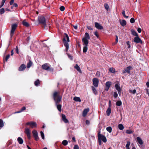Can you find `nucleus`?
<instances>
[{
	"instance_id": "43",
	"label": "nucleus",
	"mask_w": 149,
	"mask_h": 149,
	"mask_svg": "<svg viewBox=\"0 0 149 149\" xmlns=\"http://www.w3.org/2000/svg\"><path fill=\"white\" fill-rule=\"evenodd\" d=\"M10 57V54H8L7 55L6 57V58H5V60H4V62L5 61H6V62H7V61H8V59Z\"/></svg>"
},
{
	"instance_id": "33",
	"label": "nucleus",
	"mask_w": 149,
	"mask_h": 149,
	"mask_svg": "<svg viewBox=\"0 0 149 149\" xmlns=\"http://www.w3.org/2000/svg\"><path fill=\"white\" fill-rule=\"evenodd\" d=\"M130 145V142L129 141H127V143L126 145V148H127V149H130L129 147Z\"/></svg>"
},
{
	"instance_id": "54",
	"label": "nucleus",
	"mask_w": 149,
	"mask_h": 149,
	"mask_svg": "<svg viewBox=\"0 0 149 149\" xmlns=\"http://www.w3.org/2000/svg\"><path fill=\"white\" fill-rule=\"evenodd\" d=\"M127 44L128 45L127 48H130V42L129 41H127L126 42Z\"/></svg>"
},
{
	"instance_id": "12",
	"label": "nucleus",
	"mask_w": 149,
	"mask_h": 149,
	"mask_svg": "<svg viewBox=\"0 0 149 149\" xmlns=\"http://www.w3.org/2000/svg\"><path fill=\"white\" fill-rule=\"evenodd\" d=\"M132 68V67L130 66H129L127 67L126 68H125L124 69V70L123 71V73H127L128 74L130 73V70Z\"/></svg>"
},
{
	"instance_id": "20",
	"label": "nucleus",
	"mask_w": 149,
	"mask_h": 149,
	"mask_svg": "<svg viewBox=\"0 0 149 149\" xmlns=\"http://www.w3.org/2000/svg\"><path fill=\"white\" fill-rule=\"evenodd\" d=\"M111 112V108L110 107H109L106 111V113L108 116H109Z\"/></svg>"
},
{
	"instance_id": "42",
	"label": "nucleus",
	"mask_w": 149,
	"mask_h": 149,
	"mask_svg": "<svg viewBox=\"0 0 149 149\" xmlns=\"http://www.w3.org/2000/svg\"><path fill=\"white\" fill-rule=\"evenodd\" d=\"M6 1V0H2V1L1 3V4L0 5V8H1L3 6Z\"/></svg>"
},
{
	"instance_id": "16",
	"label": "nucleus",
	"mask_w": 149,
	"mask_h": 149,
	"mask_svg": "<svg viewBox=\"0 0 149 149\" xmlns=\"http://www.w3.org/2000/svg\"><path fill=\"white\" fill-rule=\"evenodd\" d=\"M62 118L63 120L65 123L69 122L68 120L66 118L65 116L63 114H62Z\"/></svg>"
},
{
	"instance_id": "6",
	"label": "nucleus",
	"mask_w": 149,
	"mask_h": 149,
	"mask_svg": "<svg viewBox=\"0 0 149 149\" xmlns=\"http://www.w3.org/2000/svg\"><path fill=\"white\" fill-rule=\"evenodd\" d=\"M17 26V24H13L12 25L10 33V35L11 37H12L15 31V30Z\"/></svg>"
},
{
	"instance_id": "15",
	"label": "nucleus",
	"mask_w": 149,
	"mask_h": 149,
	"mask_svg": "<svg viewBox=\"0 0 149 149\" xmlns=\"http://www.w3.org/2000/svg\"><path fill=\"white\" fill-rule=\"evenodd\" d=\"M22 25L26 27H28L30 26L29 24L26 21V20H24L22 21Z\"/></svg>"
},
{
	"instance_id": "50",
	"label": "nucleus",
	"mask_w": 149,
	"mask_h": 149,
	"mask_svg": "<svg viewBox=\"0 0 149 149\" xmlns=\"http://www.w3.org/2000/svg\"><path fill=\"white\" fill-rule=\"evenodd\" d=\"M130 22L131 23H133L135 22V20L133 18H132L130 19Z\"/></svg>"
},
{
	"instance_id": "2",
	"label": "nucleus",
	"mask_w": 149,
	"mask_h": 149,
	"mask_svg": "<svg viewBox=\"0 0 149 149\" xmlns=\"http://www.w3.org/2000/svg\"><path fill=\"white\" fill-rule=\"evenodd\" d=\"M38 21L39 24L42 25V27L44 29H48V26L46 24V19L43 16H41L38 17Z\"/></svg>"
},
{
	"instance_id": "9",
	"label": "nucleus",
	"mask_w": 149,
	"mask_h": 149,
	"mask_svg": "<svg viewBox=\"0 0 149 149\" xmlns=\"http://www.w3.org/2000/svg\"><path fill=\"white\" fill-rule=\"evenodd\" d=\"M93 84L95 87H98L99 83V80L98 79L95 78L93 79Z\"/></svg>"
},
{
	"instance_id": "28",
	"label": "nucleus",
	"mask_w": 149,
	"mask_h": 149,
	"mask_svg": "<svg viewBox=\"0 0 149 149\" xmlns=\"http://www.w3.org/2000/svg\"><path fill=\"white\" fill-rule=\"evenodd\" d=\"M93 93L95 95L97 94V92L96 89L93 86H91Z\"/></svg>"
},
{
	"instance_id": "19",
	"label": "nucleus",
	"mask_w": 149,
	"mask_h": 149,
	"mask_svg": "<svg viewBox=\"0 0 149 149\" xmlns=\"http://www.w3.org/2000/svg\"><path fill=\"white\" fill-rule=\"evenodd\" d=\"M136 141L140 145H142L143 144V141L139 137H138L136 138Z\"/></svg>"
},
{
	"instance_id": "64",
	"label": "nucleus",
	"mask_w": 149,
	"mask_h": 149,
	"mask_svg": "<svg viewBox=\"0 0 149 149\" xmlns=\"http://www.w3.org/2000/svg\"><path fill=\"white\" fill-rule=\"evenodd\" d=\"M121 91H122V90L118 91V94H119V95H121Z\"/></svg>"
},
{
	"instance_id": "3",
	"label": "nucleus",
	"mask_w": 149,
	"mask_h": 149,
	"mask_svg": "<svg viewBox=\"0 0 149 149\" xmlns=\"http://www.w3.org/2000/svg\"><path fill=\"white\" fill-rule=\"evenodd\" d=\"M65 36L63 39V42L64 46L66 48V51H67L69 49V44L68 42H70V40L68 35L65 33Z\"/></svg>"
},
{
	"instance_id": "8",
	"label": "nucleus",
	"mask_w": 149,
	"mask_h": 149,
	"mask_svg": "<svg viewBox=\"0 0 149 149\" xmlns=\"http://www.w3.org/2000/svg\"><path fill=\"white\" fill-rule=\"evenodd\" d=\"M32 133L33 136L35 138V140L36 141H38L39 139V137L37 131L35 130H33L32 131Z\"/></svg>"
},
{
	"instance_id": "30",
	"label": "nucleus",
	"mask_w": 149,
	"mask_h": 149,
	"mask_svg": "<svg viewBox=\"0 0 149 149\" xmlns=\"http://www.w3.org/2000/svg\"><path fill=\"white\" fill-rule=\"evenodd\" d=\"M115 87L117 91L122 90L120 88V86L118 84H115Z\"/></svg>"
},
{
	"instance_id": "32",
	"label": "nucleus",
	"mask_w": 149,
	"mask_h": 149,
	"mask_svg": "<svg viewBox=\"0 0 149 149\" xmlns=\"http://www.w3.org/2000/svg\"><path fill=\"white\" fill-rule=\"evenodd\" d=\"M85 37L84 38H86L88 39H89L90 38L89 34L88 33H86L85 34Z\"/></svg>"
},
{
	"instance_id": "10",
	"label": "nucleus",
	"mask_w": 149,
	"mask_h": 149,
	"mask_svg": "<svg viewBox=\"0 0 149 149\" xmlns=\"http://www.w3.org/2000/svg\"><path fill=\"white\" fill-rule=\"evenodd\" d=\"M25 133L26 134L27 138L29 139H31V136L30 135V131L29 129L28 128L25 129Z\"/></svg>"
},
{
	"instance_id": "63",
	"label": "nucleus",
	"mask_w": 149,
	"mask_h": 149,
	"mask_svg": "<svg viewBox=\"0 0 149 149\" xmlns=\"http://www.w3.org/2000/svg\"><path fill=\"white\" fill-rule=\"evenodd\" d=\"M14 0H11L10 2V5H12L13 3L14 2Z\"/></svg>"
},
{
	"instance_id": "56",
	"label": "nucleus",
	"mask_w": 149,
	"mask_h": 149,
	"mask_svg": "<svg viewBox=\"0 0 149 149\" xmlns=\"http://www.w3.org/2000/svg\"><path fill=\"white\" fill-rule=\"evenodd\" d=\"M90 123V121L88 120H86V123L87 125H89Z\"/></svg>"
},
{
	"instance_id": "37",
	"label": "nucleus",
	"mask_w": 149,
	"mask_h": 149,
	"mask_svg": "<svg viewBox=\"0 0 149 149\" xmlns=\"http://www.w3.org/2000/svg\"><path fill=\"white\" fill-rule=\"evenodd\" d=\"M4 125L3 121L1 119H0V127H2Z\"/></svg>"
},
{
	"instance_id": "60",
	"label": "nucleus",
	"mask_w": 149,
	"mask_h": 149,
	"mask_svg": "<svg viewBox=\"0 0 149 149\" xmlns=\"http://www.w3.org/2000/svg\"><path fill=\"white\" fill-rule=\"evenodd\" d=\"M122 14L124 17L125 16V11L124 10H123L122 12Z\"/></svg>"
},
{
	"instance_id": "26",
	"label": "nucleus",
	"mask_w": 149,
	"mask_h": 149,
	"mask_svg": "<svg viewBox=\"0 0 149 149\" xmlns=\"http://www.w3.org/2000/svg\"><path fill=\"white\" fill-rule=\"evenodd\" d=\"M118 127L120 130H123L124 128L123 125L121 124H120L118 125Z\"/></svg>"
},
{
	"instance_id": "34",
	"label": "nucleus",
	"mask_w": 149,
	"mask_h": 149,
	"mask_svg": "<svg viewBox=\"0 0 149 149\" xmlns=\"http://www.w3.org/2000/svg\"><path fill=\"white\" fill-rule=\"evenodd\" d=\"M106 130L109 132L111 133L112 132V128L111 127L109 126L107 127Z\"/></svg>"
},
{
	"instance_id": "45",
	"label": "nucleus",
	"mask_w": 149,
	"mask_h": 149,
	"mask_svg": "<svg viewBox=\"0 0 149 149\" xmlns=\"http://www.w3.org/2000/svg\"><path fill=\"white\" fill-rule=\"evenodd\" d=\"M23 143V140L21 137H19V144H22Z\"/></svg>"
},
{
	"instance_id": "47",
	"label": "nucleus",
	"mask_w": 149,
	"mask_h": 149,
	"mask_svg": "<svg viewBox=\"0 0 149 149\" xmlns=\"http://www.w3.org/2000/svg\"><path fill=\"white\" fill-rule=\"evenodd\" d=\"M26 109V108L25 107H23L21 109V110L19 111V113L21 112L24 111Z\"/></svg>"
},
{
	"instance_id": "49",
	"label": "nucleus",
	"mask_w": 149,
	"mask_h": 149,
	"mask_svg": "<svg viewBox=\"0 0 149 149\" xmlns=\"http://www.w3.org/2000/svg\"><path fill=\"white\" fill-rule=\"evenodd\" d=\"M59 9L61 11H63L65 9V8L64 6H61L60 7Z\"/></svg>"
},
{
	"instance_id": "29",
	"label": "nucleus",
	"mask_w": 149,
	"mask_h": 149,
	"mask_svg": "<svg viewBox=\"0 0 149 149\" xmlns=\"http://www.w3.org/2000/svg\"><path fill=\"white\" fill-rule=\"evenodd\" d=\"M111 84V81H108L106 82L105 85L106 87H107L108 88H110Z\"/></svg>"
},
{
	"instance_id": "23",
	"label": "nucleus",
	"mask_w": 149,
	"mask_h": 149,
	"mask_svg": "<svg viewBox=\"0 0 149 149\" xmlns=\"http://www.w3.org/2000/svg\"><path fill=\"white\" fill-rule=\"evenodd\" d=\"M40 81L39 79H37L34 82V84L35 86H37L40 84Z\"/></svg>"
},
{
	"instance_id": "13",
	"label": "nucleus",
	"mask_w": 149,
	"mask_h": 149,
	"mask_svg": "<svg viewBox=\"0 0 149 149\" xmlns=\"http://www.w3.org/2000/svg\"><path fill=\"white\" fill-rule=\"evenodd\" d=\"M95 27L96 28L100 30L103 29V26L100 25L99 23L97 22H95Z\"/></svg>"
},
{
	"instance_id": "62",
	"label": "nucleus",
	"mask_w": 149,
	"mask_h": 149,
	"mask_svg": "<svg viewBox=\"0 0 149 149\" xmlns=\"http://www.w3.org/2000/svg\"><path fill=\"white\" fill-rule=\"evenodd\" d=\"M15 49L16 52L17 54L19 53V51H18V49L17 46L16 47V49L15 48Z\"/></svg>"
},
{
	"instance_id": "18",
	"label": "nucleus",
	"mask_w": 149,
	"mask_h": 149,
	"mask_svg": "<svg viewBox=\"0 0 149 149\" xmlns=\"http://www.w3.org/2000/svg\"><path fill=\"white\" fill-rule=\"evenodd\" d=\"M26 68L25 65L24 64H22L19 67V71H23Z\"/></svg>"
},
{
	"instance_id": "4",
	"label": "nucleus",
	"mask_w": 149,
	"mask_h": 149,
	"mask_svg": "<svg viewBox=\"0 0 149 149\" xmlns=\"http://www.w3.org/2000/svg\"><path fill=\"white\" fill-rule=\"evenodd\" d=\"M100 133V131L98 133V140H102L104 142H106L107 141V140L105 136L101 134Z\"/></svg>"
},
{
	"instance_id": "48",
	"label": "nucleus",
	"mask_w": 149,
	"mask_h": 149,
	"mask_svg": "<svg viewBox=\"0 0 149 149\" xmlns=\"http://www.w3.org/2000/svg\"><path fill=\"white\" fill-rule=\"evenodd\" d=\"M118 41V38L117 35L116 36V41L113 45H115L117 43Z\"/></svg>"
},
{
	"instance_id": "57",
	"label": "nucleus",
	"mask_w": 149,
	"mask_h": 149,
	"mask_svg": "<svg viewBox=\"0 0 149 149\" xmlns=\"http://www.w3.org/2000/svg\"><path fill=\"white\" fill-rule=\"evenodd\" d=\"M87 28L88 30H93V28H92L91 26H87Z\"/></svg>"
},
{
	"instance_id": "46",
	"label": "nucleus",
	"mask_w": 149,
	"mask_h": 149,
	"mask_svg": "<svg viewBox=\"0 0 149 149\" xmlns=\"http://www.w3.org/2000/svg\"><path fill=\"white\" fill-rule=\"evenodd\" d=\"M40 134L42 139H45V136L44 133L42 131L40 132Z\"/></svg>"
},
{
	"instance_id": "59",
	"label": "nucleus",
	"mask_w": 149,
	"mask_h": 149,
	"mask_svg": "<svg viewBox=\"0 0 149 149\" xmlns=\"http://www.w3.org/2000/svg\"><path fill=\"white\" fill-rule=\"evenodd\" d=\"M68 57L71 60H73V57L72 56L70 55L69 54H68Z\"/></svg>"
},
{
	"instance_id": "55",
	"label": "nucleus",
	"mask_w": 149,
	"mask_h": 149,
	"mask_svg": "<svg viewBox=\"0 0 149 149\" xmlns=\"http://www.w3.org/2000/svg\"><path fill=\"white\" fill-rule=\"evenodd\" d=\"M73 149H79V148L78 146L77 145H75Z\"/></svg>"
},
{
	"instance_id": "41",
	"label": "nucleus",
	"mask_w": 149,
	"mask_h": 149,
	"mask_svg": "<svg viewBox=\"0 0 149 149\" xmlns=\"http://www.w3.org/2000/svg\"><path fill=\"white\" fill-rule=\"evenodd\" d=\"M126 133L128 134H131L133 132L131 130H127L126 132Z\"/></svg>"
},
{
	"instance_id": "5",
	"label": "nucleus",
	"mask_w": 149,
	"mask_h": 149,
	"mask_svg": "<svg viewBox=\"0 0 149 149\" xmlns=\"http://www.w3.org/2000/svg\"><path fill=\"white\" fill-rule=\"evenodd\" d=\"M42 68L45 70H48L51 72H53L54 69L52 68H50L48 65L47 63H45L42 66Z\"/></svg>"
},
{
	"instance_id": "40",
	"label": "nucleus",
	"mask_w": 149,
	"mask_h": 149,
	"mask_svg": "<svg viewBox=\"0 0 149 149\" xmlns=\"http://www.w3.org/2000/svg\"><path fill=\"white\" fill-rule=\"evenodd\" d=\"M130 93H132L133 94H135L136 92V90L135 89H134L133 91L132 90H130L129 91Z\"/></svg>"
},
{
	"instance_id": "31",
	"label": "nucleus",
	"mask_w": 149,
	"mask_h": 149,
	"mask_svg": "<svg viewBox=\"0 0 149 149\" xmlns=\"http://www.w3.org/2000/svg\"><path fill=\"white\" fill-rule=\"evenodd\" d=\"M122 104V102L120 100L117 101L116 103V105L117 106H120Z\"/></svg>"
},
{
	"instance_id": "39",
	"label": "nucleus",
	"mask_w": 149,
	"mask_h": 149,
	"mask_svg": "<svg viewBox=\"0 0 149 149\" xmlns=\"http://www.w3.org/2000/svg\"><path fill=\"white\" fill-rule=\"evenodd\" d=\"M5 12V10L4 8H2L0 9V14L2 15Z\"/></svg>"
},
{
	"instance_id": "38",
	"label": "nucleus",
	"mask_w": 149,
	"mask_h": 149,
	"mask_svg": "<svg viewBox=\"0 0 149 149\" xmlns=\"http://www.w3.org/2000/svg\"><path fill=\"white\" fill-rule=\"evenodd\" d=\"M62 144L65 146H66L68 143V141L66 140H64L62 142Z\"/></svg>"
},
{
	"instance_id": "36",
	"label": "nucleus",
	"mask_w": 149,
	"mask_h": 149,
	"mask_svg": "<svg viewBox=\"0 0 149 149\" xmlns=\"http://www.w3.org/2000/svg\"><path fill=\"white\" fill-rule=\"evenodd\" d=\"M109 71L112 73H114L115 72V69L113 68H111L109 69Z\"/></svg>"
},
{
	"instance_id": "51",
	"label": "nucleus",
	"mask_w": 149,
	"mask_h": 149,
	"mask_svg": "<svg viewBox=\"0 0 149 149\" xmlns=\"http://www.w3.org/2000/svg\"><path fill=\"white\" fill-rule=\"evenodd\" d=\"M113 97L114 98H116L118 96V94L117 92H114L113 93Z\"/></svg>"
},
{
	"instance_id": "53",
	"label": "nucleus",
	"mask_w": 149,
	"mask_h": 149,
	"mask_svg": "<svg viewBox=\"0 0 149 149\" xmlns=\"http://www.w3.org/2000/svg\"><path fill=\"white\" fill-rule=\"evenodd\" d=\"M94 35L97 37V38L99 37V35L98 34V32L97 31H96L94 32Z\"/></svg>"
},
{
	"instance_id": "52",
	"label": "nucleus",
	"mask_w": 149,
	"mask_h": 149,
	"mask_svg": "<svg viewBox=\"0 0 149 149\" xmlns=\"http://www.w3.org/2000/svg\"><path fill=\"white\" fill-rule=\"evenodd\" d=\"M100 75V72L99 71H97V72L96 74V76L99 77Z\"/></svg>"
},
{
	"instance_id": "25",
	"label": "nucleus",
	"mask_w": 149,
	"mask_h": 149,
	"mask_svg": "<svg viewBox=\"0 0 149 149\" xmlns=\"http://www.w3.org/2000/svg\"><path fill=\"white\" fill-rule=\"evenodd\" d=\"M73 100L76 102H81V100L80 97H75L73 98Z\"/></svg>"
},
{
	"instance_id": "61",
	"label": "nucleus",
	"mask_w": 149,
	"mask_h": 149,
	"mask_svg": "<svg viewBox=\"0 0 149 149\" xmlns=\"http://www.w3.org/2000/svg\"><path fill=\"white\" fill-rule=\"evenodd\" d=\"M137 31L139 33H140L141 32V30L140 28H139L137 29Z\"/></svg>"
},
{
	"instance_id": "24",
	"label": "nucleus",
	"mask_w": 149,
	"mask_h": 149,
	"mask_svg": "<svg viewBox=\"0 0 149 149\" xmlns=\"http://www.w3.org/2000/svg\"><path fill=\"white\" fill-rule=\"evenodd\" d=\"M132 34L134 36H138V33L134 30L132 29L131 30Z\"/></svg>"
},
{
	"instance_id": "22",
	"label": "nucleus",
	"mask_w": 149,
	"mask_h": 149,
	"mask_svg": "<svg viewBox=\"0 0 149 149\" xmlns=\"http://www.w3.org/2000/svg\"><path fill=\"white\" fill-rule=\"evenodd\" d=\"M74 68L76 69L78 72H81V69L77 64H76L74 66Z\"/></svg>"
},
{
	"instance_id": "7",
	"label": "nucleus",
	"mask_w": 149,
	"mask_h": 149,
	"mask_svg": "<svg viewBox=\"0 0 149 149\" xmlns=\"http://www.w3.org/2000/svg\"><path fill=\"white\" fill-rule=\"evenodd\" d=\"M26 125H30L31 127L32 128L36 127L37 126L36 123L33 121L29 122L26 123Z\"/></svg>"
},
{
	"instance_id": "35",
	"label": "nucleus",
	"mask_w": 149,
	"mask_h": 149,
	"mask_svg": "<svg viewBox=\"0 0 149 149\" xmlns=\"http://www.w3.org/2000/svg\"><path fill=\"white\" fill-rule=\"evenodd\" d=\"M88 46H85L83 48V52L86 53L87 52L88 50Z\"/></svg>"
},
{
	"instance_id": "21",
	"label": "nucleus",
	"mask_w": 149,
	"mask_h": 149,
	"mask_svg": "<svg viewBox=\"0 0 149 149\" xmlns=\"http://www.w3.org/2000/svg\"><path fill=\"white\" fill-rule=\"evenodd\" d=\"M120 24L122 26H124L126 25L127 23L125 20L123 19L120 22Z\"/></svg>"
},
{
	"instance_id": "58",
	"label": "nucleus",
	"mask_w": 149,
	"mask_h": 149,
	"mask_svg": "<svg viewBox=\"0 0 149 149\" xmlns=\"http://www.w3.org/2000/svg\"><path fill=\"white\" fill-rule=\"evenodd\" d=\"M146 94H147L148 95V96H149V91H148V89H147L146 90Z\"/></svg>"
},
{
	"instance_id": "14",
	"label": "nucleus",
	"mask_w": 149,
	"mask_h": 149,
	"mask_svg": "<svg viewBox=\"0 0 149 149\" xmlns=\"http://www.w3.org/2000/svg\"><path fill=\"white\" fill-rule=\"evenodd\" d=\"M83 44L84 46H88V41L86 38H83L82 39Z\"/></svg>"
},
{
	"instance_id": "1",
	"label": "nucleus",
	"mask_w": 149,
	"mask_h": 149,
	"mask_svg": "<svg viewBox=\"0 0 149 149\" xmlns=\"http://www.w3.org/2000/svg\"><path fill=\"white\" fill-rule=\"evenodd\" d=\"M53 98L55 101V105L56 106L57 109L59 111L61 112L62 105L58 104L61 101L62 96L59 95L58 92L55 91L53 93Z\"/></svg>"
},
{
	"instance_id": "44",
	"label": "nucleus",
	"mask_w": 149,
	"mask_h": 149,
	"mask_svg": "<svg viewBox=\"0 0 149 149\" xmlns=\"http://www.w3.org/2000/svg\"><path fill=\"white\" fill-rule=\"evenodd\" d=\"M104 6V7H105V8L106 9V10H108V9L109 8V5L107 3H105Z\"/></svg>"
},
{
	"instance_id": "27",
	"label": "nucleus",
	"mask_w": 149,
	"mask_h": 149,
	"mask_svg": "<svg viewBox=\"0 0 149 149\" xmlns=\"http://www.w3.org/2000/svg\"><path fill=\"white\" fill-rule=\"evenodd\" d=\"M32 65V61L29 60V62H28L26 65V67L27 68H30Z\"/></svg>"
},
{
	"instance_id": "17",
	"label": "nucleus",
	"mask_w": 149,
	"mask_h": 149,
	"mask_svg": "<svg viewBox=\"0 0 149 149\" xmlns=\"http://www.w3.org/2000/svg\"><path fill=\"white\" fill-rule=\"evenodd\" d=\"M89 109L88 108L84 109L83 112V116H86L88 112L89 111Z\"/></svg>"
},
{
	"instance_id": "11",
	"label": "nucleus",
	"mask_w": 149,
	"mask_h": 149,
	"mask_svg": "<svg viewBox=\"0 0 149 149\" xmlns=\"http://www.w3.org/2000/svg\"><path fill=\"white\" fill-rule=\"evenodd\" d=\"M134 41L136 43H140L141 44L142 43V41L141 39L139 37V36H136L134 38Z\"/></svg>"
}]
</instances>
